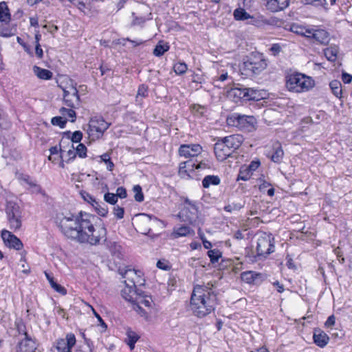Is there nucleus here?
Segmentation results:
<instances>
[{"label": "nucleus", "instance_id": "nucleus-1", "mask_svg": "<svg viewBox=\"0 0 352 352\" xmlns=\"http://www.w3.org/2000/svg\"><path fill=\"white\" fill-rule=\"evenodd\" d=\"M94 219V216L80 212L78 215L69 214L58 217V226L67 238L80 243L97 245L100 241L104 240L112 256L120 258L122 247L116 241L106 239L107 230L104 228H95L92 223Z\"/></svg>", "mask_w": 352, "mask_h": 352}, {"label": "nucleus", "instance_id": "nucleus-2", "mask_svg": "<svg viewBox=\"0 0 352 352\" xmlns=\"http://www.w3.org/2000/svg\"><path fill=\"white\" fill-rule=\"evenodd\" d=\"M212 284L194 286L190 301V309L195 316L204 318L215 309L217 305V294Z\"/></svg>", "mask_w": 352, "mask_h": 352}, {"label": "nucleus", "instance_id": "nucleus-3", "mask_svg": "<svg viewBox=\"0 0 352 352\" xmlns=\"http://www.w3.org/2000/svg\"><path fill=\"white\" fill-rule=\"evenodd\" d=\"M314 80L311 77L301 73L295 72L286 76V87L292 92H306L314 87Z\"/></svg>", "mask_w": 352, "mask_h": 352}, {"label": "nucleus", "instance_id": "nucleus-4", "mask_svg": "<svg viewBox=\"0 0 352 352\" xmlns=\"http://www.w3.org/2000/svg\"><path fill=\"white\" fill-rule=\"evenodd\" d=\"M5 212L10 230L16 232L22 226L23 210L19 205L12 201L6 202Z\"/></svg>", "mask_w": 352, "mask_h": 352}, {"label": "nucleus", "instance_id": "nucleus-5", "mask_svg": "<svg viewBox=\"0 0 352 352\" xmlns=\"http://www.w3.org/2000/svg\"><path fill=\"white\" fill-rule=\"evenodd\" d=\"M229 125L239 128L245 132H252L256 129L257 120L252 116L232 113L227 119Z\"/></svg>", "mask_w": 352, "mask_h": 352}, {"label": "nucleus", "instance_id": "nucleus-6", "mask_svg": "<svg viewBox=\"0 0 352 352\" xmlns=\"http://www.w3.org/2000/svg\"><path fill=\"white\" fill-rule=\"evenodd\" d=\"M109 126L110 123L106 122L103 118H92L88 124L87 133L89 138L91 141L100 139Z\"/></svg>", "mask_w": 352, "mask_h": 352}, {"label": "nucleus", "instance_id": "nucleus-7", "mask_svg": "<svg viewBox=\"0 0 352 352\" xmlns=\"http://www.w3.org/2000/svg\"><path fill=\"white\" fill-rule=\"evenodd\" d=\"M267 62L261 56L250 58L241 67L242 74L246 76L258 75L267 67Z\"/></svg>", "mask_w": 352, "mask_h": 352}, {"label": "nucleus", "instance_id": "nucleus-8", "mask_svg": "<svg viewBox=\"0 0 352 352\" xmlns=\"http://www.w3.org/2000/svg\"><path fill=\"white\" fill-rule=\"evenodd\" d=\"M274 238L271 233L261 232L257 239L256 248L258 256L266 257L274 252Z\"/></svg>", "mask_w": 352, "mask_h": 352}, {"label": "nucleus", "instance_id": "nucleus-9", "mask_svg": "<svg viewBox=\"0 0 352 352\" xmlns=\"http://www.w3.org/2000/svg\"><path fill=\"white\" fill-rule=\"evenodd\" d=\"M58 87L63 91V102L65 105L70 108H78L80 104V96L76 86L72 80L65 86L59 85Z\"/></svg>", "mask_w": 352, "mask_h": 352}, {"label": "nucleus", "instance_id": "nucleus-10", "mask_svg": "<svg viewBox=\"0 0 352 352\" xmlns=\"http://www.w3.org/2000/svg\"><path fill=\"white\" fill-rule=\"evenodd\" d=\"M178 217L182 221L190 224L195 222L198 218V208L195 203L186 199Z\"/></svg>", "mask_w": 352, "mask_h": 352}, {"label": "nucleus", "instance_id": "nucleus-11", "mask_svg": "<svg viewBox=\"0 0 352 352\" xmlns=\"http://www.w3.org/2000/svg\"><path fill=\"white\" fill-rule=\"evenodd\" d=\"M76 340L74 334L68 333L65 339H58L56 342V349L58 352H72V347L76 344Z\"/></svg>", "mask_w": 352, "mask_h": 352}, {"label": "nucleus", "instance_id": "nucleus-12", "mask_svg": "<svg viewBox=\"0 0 352 352\" xmlns=\"http://www.w3.org/2000/svg\"><path fill=\"white\" fill-rule=\"evenodd\" d=\"M214 152L217 158L219 161H223L230 157L233 153L231 149L227 146V144L223 138L219 140L214 144Z\"/></svg>", "mask_w": 352, "mask_h": 352}, {"label": "nucleus", "instance_id": "nucleus-13", "mask_svg": "<svg viewBox=\"0 0 352 352\" xmlns=\"http://www.w3.org/2000/svg\"><path fill=\"white\" fill-rule=\"evenodd\" d=\"M179 154L185 157L197 156L202 151V147L198 144H182L179 148Z\"/></svg>", "mask_w": 352, "mask_h": 352}, {"label": "nucleus", "instance_id": "nucleus-14", "mask_svg": "<svg viewBox=\"0 0 352 352\" xmlns=\"http://www.w3.org/2000/svg\"><path fill=\"white\" fill-rule=\"evenodd\" d=\"M1 238L6 245L10 248L19 250L23 247L21 241L15 235L8 230H3L1 232Z\"/></svg>", "mask_w": 352, "mask_h": 352}, {"label": "nucleus", "instance_id": "nucleus-15", "mask_svg": "<svg viewBox=\"0 0 352 352\" xmlns=\"http://www.w3.org/2000/svg\"><path fill=\"white\" fill-rule=\"evenodd\" d=\"M37 346L36 341L29 335H26L21 342H19L17 347L18 352H34Z\"/></svg>", "mask_w": 352, "mask_h": 352}, {"label": "nucleus", "instance_id": "nucleus-16", "mask_svg": "<svg viewBox=\"0 0 352 352\" xmlns=\"http://www.w3.org/2000/svg\"><path fill=\"white\" fill-rule=\"evenodd\" d=\"M223 140L232 152L238 149L244 140L243 137L239 134L231 135L223 138Z\"/></svg>", "mask_w": 352, "mask_h": 352}, {"label": "nucleus", "instance_id": "nucleus-17", "mask_svg": "<svg viewBox=\"0 0 352 352\" xmlns=\"http://www.w3.org/2000/svg\"><path fill=\"white\" fill-rule=\"evenodd\" d=\"M139 293L135 289V285L129 283L125 284V287L121 291V295L126 300L134 302Z\"/></svg>", "mask_w": 352, "mask_h": 352}, {"label": "nucleus", "instance_id": "nucleus-18", "mask_svg": "<svg viewBox=\"0 0 352 352\" xmlns=\"http://www.w3.org/2000/svg\"><path fill=\"white\" fill-rule=\"evenodd\" d=\"M122 274L123 278H125L124 284L129 283L132 285H135V283H138L141 278V272L134 269L126 270L124 273Z\"/></svg>", "mask_w": 352, "mask_h": 352}, {"label": "nucleus", "instance_id": "nucleus-19", "mask_svg": "<svg viewBox=\"0 0 352 352\" xmlns=\"http://www.w3.org/2000/svg\"><path fill=\"white\" fill-rule=\"evenodd\" d=\"M289 4V0H267V8L273 12L283 10L287 8Z\"/></svg>", "mask_w": 352, "mask_h": 352}, {"label": "nucleus", "instance_id": "nucleus-20", "mask_svg": "<svg viewBox=\"0 0 352 352\" xmlns=\"http://www.w3.org/2000/svg\"><path fill=\"white\" fill-rule=\"evenodd\" d=\"M195 166V163L191 160L181 162L179 166V175L182 178H189L190 177L189 171L193 170Z\"/></svg>", "mask_w": 352, "mask_h": 352}, {"label": "nucleus", "instance_id": "nucleus-21", "mask_svg": "<svg viewBox=\"0 0 352 352\" xmlns=\"http://www.w3.org/2000/svg\"><path fill=\"white\" fill-rule=\"evenodd\" d=\"M313 338L316 344L321 348L324 347L329 340V338L327 334L322 331L314 332Z\"/></svg>", "mask_w": 352, "mask_h": 352}, {"label": "nucleus", "instance_id": "nucleus-22", "mask_svg": "<svg viewBox=\"0 0 352 352\" xmlns=\"http://www.w3.org/2000/svg\"><path fill=\"white\" fill-rule=\"evenodd\" d=\"M313 38L320 44L327 45L329 42V34L324 30L316 29Z\"/></svg>", "mask_w": 352, "mask_h": 352}, {"label": "nucleus", "instance_id": "nucleus-23", "mask_svg": "<svg viewBox=\"0 0 352 352\" xmlns=\"http://www.w3.org/2000/svg\"><path fill=\"white\" fill-rule=\"evenodd\" d=\"M284 155V152L280 142H277L273 145V153L271 160L277 164L280 163Z\"/></svg>", "mask_w": 352, "mask_h": 352}, {"label": "nucleus", "instance_id": "nucleus-24", "mask_svg": "<svg viewBox=\"0 0 352 352\" xmlns=\"http://www.w3.org/2000/svg\"><path fill=\"white\" fill-rule=\"evenodd\" d=\"M245 101L249 100H260L263 98L262 92L261 90L256 89L254 88L245 87Z\"/></svg>", "mask_w": 352, "mask_h": 352}, {"label": "nucleus", "instance_id": "nucleus-25", "mask_svg": "<svg viewBox=\"0 0 352 352\" xmlns=\"http://www.w3.org/2000/svg\"><path fill=\"white\" fill-rule=\"evenodd\" d=\"M33 72L38 78L42 80H50L52 78L53 76V74L51 71L46 69H43L38 66H34Z\"/></svg>", "mask_w": 352, "mask_h": 352}, {"label": "nucleus", "instance_id": "nucleus-26", "mask_svg": "<svg viewBox=\"0 0 352 352\" xmlns=\"http://www.w3.org/2000/svg\"><path fill=\"white\" fill-rule=\"evenodd\" d=\"M126 335V338L125 342L129 345L130 349L133 350L135 348V344L139 340L140 336L129 328L127 329Z\"/></svg>", "mask_w": 352, "mask_h": 352}, {"label": "nucleus", "instance_id": "nucleus-27", "mask_svg": "<svg viewBox=\"0 0 352 352\" xmlns=\"http://www.w3.org/2000/svg\"><path fill=\"white\" fill-rule=\"evenodd\" d=\"M324 54L328 60L334 62L338 58V47L336 45H331L324 50Z\"/></svg>", "mask_w": 352, "mask_h": 352}, {"label": "nucleus", "instance_id": "nucleus-28", "mask_svg": "<svg viewBox=\"0 0 352 352\" xmlns=\"http://www.w3.org/2000/svg\"><path fill=\"white\" fill-rule=\"evenodd\" d=\"M194 234V230L186 226H182L178 228H175L173 231V234L176 237L186 236L188 235H193Z\"/></svg>", "mask_w": 352, "mask_h": 352}, {"label": "nucleus", "instance_id": "nucleus-29", "mask_svg": "<svg viewBox=\"0 0 352 352\" xmlns=\"http://www.w3.org/2000/svg\"><path fill=\"white\" fill-rule=\"evenodd\" d=\"M134 304L144 305L146 307L151 308L153 304L152 298L149 296H142L140 293L135 300Z\"/></svg>", "mask_w": 352, "mask_h": 352}, {"label": "nucleus", "instance_id": "nucleus-30", "mask_svg": "<svg viewBox=\"0 0 352 352\" xmlns=\"http://www.w3.org/2000/svg\"><path fill=\"white\" fill-rule=\"evenodd\" d=\"M221 179L217 175H207L202 180V186L204 188H208L211 185H219Z\"/></svg>", "mask_w": 352, "mask_h": 352}, {"label": "nucleus", "instance_id": "nucleus-31", "mask_svg": "<svg viewBox=\"0 0 352 352\" xmlns=\"http://www.w3.org/2000/svg\"><path fill=\"white\" fill-rule=\"evenodd\" d=\"M0 21L6 23L10 21V14L6 2L0 3Z\"/></svg>", "mask_w": 352, "mask_h": 352}, {"label": "nucleus", "instance_id": "nucleus-32", "mask_svg": "<svg viewBox=\"0 0 352 352\" xmlns=\"http://www.w3.org/2000/svg\"><path fill=\"white\" fill-rule=\"evenodd\" d=\"M170 46L168 43H164L163 41H160L156 45L153 50V54L155 56H162L166 52L168 51Z\"/></svg>", "mask_w": 352, "mask_h": 352}, {"label": "nucleus", "instance_id": "nucleus-33", "mask_svg": "<svg viewBox=\"0 0 352 352\" xmlns=\"http://www.w3.org/2000/svg\"><path fill=\"white\" fill-rule=\"evenodd\" d=\"M329 87L332 91V93L337 97L340 98L342 96V85L339 80H332L329 83Z\"/></svg>", "mask_w": 352, "mask_h": 352}, {"label": "nucleus", "instance_id": "nucleus-34", "mask_svg": "<svg viewBox=\"0 0 352 352\" xmlns=\"http://www.w3.org/2000/svg\"><path fill=\"white\" fill-rule=\"evenodd\" d=\"M258 276V274L252 271H246L241 274V278L243 281L247 283H252Z\"/></svg>", "mask_w": 352, "mask_h": 352}, {"label": "nucleus", "instance_id": "nucleus-35", "mask_svg": "<svg viewBox=\"0 0 352 352\" xmlns=\"http://www.w3.org/2000/svg\"><path fill=\"white\" fill-rule=\"evenodd\" d=\"M64 135L67 136V139L71 140L72 142L78 143L82 138V133L80 131H76L72 133L70 131L64 132Z\"/></svg>", "mask_w": 352, "mask_h": 352}, {"label": "nucleus", "instance_id": "nucleus-36", "mask_svg": "<svg viewBox=\"0 0 352 352\" xmlns=\"http://www.w3.org/2000/svg\"><path fill=\"white\" fill-rule=\"evenodd\" d=\"M234 16L236 20H246L252 18L244 9L237 8L234 11Z\"/></svg>", "mask_w": 352, "mask_h": 352}, {"label": "nucleus", "instance_id": "nucleus-37", "mask_svg": "<svg viewBox=\"0 0 352 352\" xmlns=\"http://www.w3.org/2000/svg\"><path fill=\"white\" fill-rule=\"evenodd\" d=\"M93 208L101 217H106L108 214V208L104 203L97 201V204H94Z\"/></svg>", "mask_w": 352, "mask_h": 352}, {"label": "nucleus", "instance_id": "nucleus-38", "mask_svg": "<svg viewBox=\"0 0 352 352\" xmlns=\"http://www.w3.org/2000/svg\"><path fill=\"white\" fill-rule=\"evenodd\" d=\"M221 252L218 249L210 250L208 252V256L210 259L212 263H215L219 261V259L221 257Z\"/></svg>", "mask_w": 352, "mask_h": 352}, {"label": "nucleus", "instance_id": "nucleus-39", "mask_svg": "<svg viewBox=\"0 0 352 352\" xmlns=\"http://www.w3.org/2000/svg\"><path fill=\"white\" fill-rule=\"evenodd\" d=\"M173 69L177 75H182L186 72L188 66L185 63L178 62L174 65Z\"/></svg>", "mask_w": 352, "mask_h": 352}, {"label": "nucleus", "instance_id": "nucleus-40", "mask_svg": "<svg viewBox=\"0 0 352 352\" xmlns=\"http://www.w3.org/2000/svg\"><path fill=\"white\" fill-rule=\"evenodd\" d=\"M60 113L62 116L65 117H68L71 118V122H75L76 114V112L72 109H66L65 107H61L60 109Z\"/></svg>", "mask_w": 352, "mask_h": 352}, {"label": "nucleus", "instance_id": "nucleus-41", "mask_svg": "<svg viewBox=\"0 0 352 352\" xmlns=\"http://www.w3.org/2000/svg\"><path fill=\"white\" fill-rule=\"evenodd\" d=\"M245 87L241 88H234L231 90V94H232L234 97H237L241 100H245ZM248 92H246L247 94Z\"/></svg>", "mask_w": 352, "mask_h": 352}, {"label": "nucleus", "instance_id": "nucleus-42", "mask_svg": "<svg viewBox=\"0 0 352 352\" xmlns=\"http://www.w3.org/2000/svg\"><path fill=\"white\" fill-rule=\"evenodd\" d=\"M51 123L54 126H58L60 129H63L66 125L67 119L61 116H56L52 118Z\"/></svg>", "mask_w": 352, "mask_h": 352}, {"label": "nucleus", "instance_id": "nucleus-43", "mask_svg": "<svg viewBox=\"0 0 352 352\" xmlns=\"http://www.w3.org/2000/svg\"><path fill=\"white\" fill-rule=\"evenodd\" d=\"M243 207V205L239 204V203H232L229 204L224 206V210L232 213L236 211H239Z\"/></svg>", "mask_w": 352, "mask_h": 352}, {"label": "nucleus", "instance_id": "nucleus-44", "mask_svg": "<svg viewBox=\"0 0 352 352\" xmlns=\"http://www.w3.org/2000/svg\"><path fill=\"white\" fill-rule=\"evenodd\" d=\"M133 190L135 193L134 198L136 201L142 202L144 201V195L142 188L139 185L134 186Z\"/></svg>", "mask_w": 352, "mask_h": 352}, {"label": "nucleus", "instance_id": "nucleus-45", "mask_svg": "<svg viewBox=\"0 0 352 352\" xmlns=\"http://www.w3.org/2000/svg\"><path fill=\"white\" fill-rule=\"evenodd\" d=\"M101 159L107 164V168L109 170H112L114 167V164L111 160L109 155L107 153H104L101 155Z\"/></svg>", "mask_w": 352, "mask_h": 352}, {"label": "nucleus", "instance_id": "nucleus-46", "mask_svg": "<svg viewBox=\"0 0 352 352\" xmlns=\"http://www.w3.org/2000/svg\"><path fill=\"white\" fill-rule=\"evenodd\" d=\"M305 4H309L312 5L315 7H324L325 8V6L327 5V1L326 0H304Z\"/></svg>", "mask_w": 352, "mask_h": 352}, {"label": "nucleus", "instance_id": "nucleus-47", "mask_svg": "<svg viewBox=\"0 0 352 352\" xmlns=\"http://www.w3.org/2000/svg\"><path fill=\"white\" fill-rule=\"evenodd\" d=\"M104 199L106 202L115 205L118 201V198L116 194L107 192L104 196Z\"/></svg>", "mask_w": 352, "mask_h": 352}, {"label": "nucleus", "instance_id": "nucleus-48", "mask_svg": "<svg viewBox=\"0 0 352 352\" xmlns=\"http://www.w3.org/2000/svg\"><path fill=\"white\" fill-rule=\"evenodd\" d=\"M113 214L117 219H121L124 217V210L122 207L115 206L113 210Z\"/></svg>", "mask_w": 352, "mask_h": 352}, {"label": "nucleus", "instance_id": "nucleus-49", "mask_svg": "<svg viewBox=\"0 0 352 352\" xmlns=\"http://www.w3.org/2000/svg\"><path fill=\"white\" fill-rule=\"evenodd\" d=\"M76 154L80 157L87 156V147L83 144H79L76 148Z\"/></svg>", "mask_w": 352, "mask_h": 352}, {"label": "nucleus", "instance_id": "nucleus-50", "mask_svg": "<svg viewBox=\"0 0 352 352\" xmlns=\"http://www.w3.org/2000/svg\"><path fill=\"white\" fill-rule=\"evenodd\" d=\"M16 327L19 334L23 335L26 338V335H28L26 331V327L24 323L21 321L16 322Z\"/></svg>", "mask_w": 352, "mask_h": 352}, {"label": "nucleus", "instance_id": "nucleus-51", "mask_svg": "<svg viewBox=\"0 0 352 352\" xmlns=\"http://www.w3.org/2000/svg\"><path fill=\"white\" fill-rule=\"evenodd\" d=\"M132 16H133V20L132 21V25H142L145 21L146 19L143 16H135V13H132Z\"/></svg>", "mask_w": 352, "mask_h": 352}, {"label": "nucleus", "instance_id": "nucleus-52", "mask_svg": "<svg viewBox=\"0 0 352 352\" xmlns=\"http://www.w3.org/2000/svg\"><path fill=\"white\" fill-rule=\"evenodd\" d=\"M290 30L298 35L302 36L304 27L297 24H292L290 27Z\"/></svg>", "mask_w": 352, "mask_h": 352}, {"label": "nucleus", "instance_id": "nucleus-53", "mask_svg": "<svg viewBox=\"0 0 352 352\" xmlns=\"http://www.w3.org/2000/svg\"><path fill=\"white\" fill-rule=\"evenodd\" d=\"M156 265H157V267L159 269H161V270H168L170 268V266L168 262L166 260H164V259L159 260L157 262Z\"/></svg>", "mask_w": 352, "mask_h": 352}, {"label": "nucleus", "instance_id": "nucleus-54", "mask_svg": "<svg viewBox=\"0 0 352 352\" xmlns=\"http://www.w3.org/2000/svg\"><path fill=\"white\" fill-rule=\"evenodd\" d=\"M282 47L281 45L278 43L273 44L270 48V51L274 56H277L281 52Z\"/></svg>", "mask_w": 352, "mask_h": 352}, {"label": "nucleus", "instance_id": "nucleus-55", "mask_svg": "<svg viewBox=\"0 0 352 352\" xmlns=\"http://www.w3.org/2000/svg\"><path fill=\"white\" fill-rule=\"evenodd\" d=\"M82 197L85 199V201L90 204L92 206L94 204H97V201L96 200V199L89 193L85 192L84 194H82Z\"/></svg>", "mask_w": 352, "mask_h": 352}, {"label": "nucleus", "instance_id": "nucleus-56", "mask_svg": "<svg viewBox=\"0 0 352 352\" xmlns=\"http://www.w3.org/2000/svg\"><path fill=\"white\" fill-rule=\"evenodd\" d=\"M72 149H69L67 152V155L68 157V159L66 160V162L67 163H69L72 160H73L74 159H75L76 156V151H74V146L72 145Z\"/></svg>", "mask_w": 352, "mask_h": 352}, {"label": "nucleus", "instance_id": "nucleus-57", "mask_svg": "<svg viewBox=\"0 0 352 352\" xmlns=\"http://www.w3.org/2000/svg\"><path fill=\"white\" fill-rule=\"evenodd\" d=\"M133 309L142 316L148 317L147 312L142 309V306L133 303Z\"/></svg>", "mask_w": 352, "mask_h": 352}, {"label": "nucleus", "instance_id": "nucleus-58", "mask_svg": "<svg viewBox=\"0 0 352 352\" xmlns=\"http://www.w3.org/2000/svg\"><path fill=\"white\" fill-rule=\"evenodd\" d=\"M146 94L147 87L144 85H142L138 88L136 98H138L139 96L145 97L146 96Z\"/></svg>", "mask_w": 352, "mask_h": 352}, {"label": "nucleus", "instance_id": "nucleus-59", "mask_svg": "<svg viewBox=\"0 0 352 352\" xmlns=\"http://www.w3.org/2000/svg\"><path fill=\"white\" fill-rule=\"evenodd\" d=\"M117 198L120 197L121 199L125 198L126 197V190L124 187H119L117 188L116 194Z\"/></svg>", "mask_w": 352, "mask_h": 352}, {"label": "nucleus", "instance_id": "nucleus-60", "mask_svg": "<svg viewBox=\"0 0 352 352\" xmlns=\"http://www.w3.org/2000/svg\"><path fill=\"white\" fill-rule=\"evenodd\" d=\"M316 29H308L304 27L302 36L308 38H313Z\"/></svg>", "mask_w": 352, "mask_h": 352}, {"label": "nucleus", "instance_id": "nucleus-61", "mask_svg": "<svg viewBox=\"0 0 352 352\" xmlns=\"http://www.w3.org/2000/svg\"><path fill=\"white\" fill-rule=\"evenodd\" d=\"M76 352H92V347L89 343L83 346H80Z\"/></svg>", "mask_w": 352, "mask_h": 352}, {"label": "nucleus", "instance_id": "nucleus-62", "mask_svg": "<svg viewBox=\"0 0 352 352\" xmlns=\"http://www.w3.org/2000/svg\"><path fill=\"white\" fill-rule=\"evenodd\" d=\"M336 323V317L334 315H331L328 317L327 321L324 323V325L326 327H333Z\"/></svg>", "mask_w": 352, "mask_h": 352}, {"label": "nucleus", "instance_id": "nucleus-63", "mask_svg": "<svg viewBox=\"0 0 352 352\" xmlns=\"http://www.w3.org/2000/svg\"><path fill=\"white\" fill-rule=\"evenodd\" d=\"M35 54L38 58H40V59L43 58V51L40 44L35 45Z\"/></svg>", "mask_w": 352, "mask_h": 352}, {"label": "nucleus", "instance_id": "nucleus-64", "mask_svg": "<svg viewBox=\"0 0 352 352\" xmlns=\"http://www.w3.org/2000/svg\"><path fill=\"white\" fill-rule=\"evenodd\" d=\"M55 291L61 294H66L67 292L66 289L62 287L60 285L56 283L52 287Z\"/></svg>", "mask_w": 352, "mask_h": 352}]
</instances>
